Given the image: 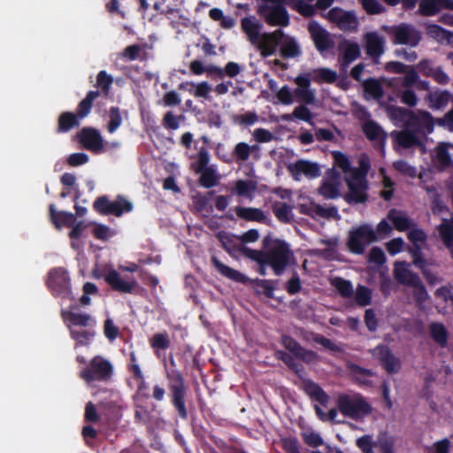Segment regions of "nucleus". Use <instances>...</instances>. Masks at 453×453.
<instances>
[{"label": "nucleus", "mask_w": 453, "mask_h": 453, "mask_svg": "<svg viewBox=\"0 0 453 453\" xmlns=\"http://www.w3.org/2000/svg\"><path fill=\"white\" fill-rule=\"evenodd\" d=\"M426 31L428 36L441 43L449 44L453 42V34L438 25L429 24L426 26Z\"/></svg>", "instance_id": "nucleus-35"}, {"label": "nucleus", "mask_w": 453, "mask_h": 453, "mask_svg": "<svg viewBox=\"0 0 453 453\" xmlns=\"http://www.w3.org/2000/svg\"><path fill=\"white\" fill-rule=\"evenodd\" d=\"M363 87L367 96L372 99H380L383 96V88L376 79H368L364 81Z\"/></svg>", "instance_id": "nucleus-46"}, {"label": "nucleus", "mask_w": 453, "mask_h": 453, "mask_svg": "<svg viewBox=\"0 0 453 453\" xmlns=\"http://www.w3.org/2000/svg\"><path fill=\"white\" fill-rule=\"evenodd\" d=\"M311 75V81L313 80L316 82H326L332 83L337 78V73L329 68H318L308 73Z\"/></svg>", "instance_id": "nucleus-43"}, {"label": "nucleus", "mask_w": 453, "mask_h": 453, "mask_svg": "<svg viewBox=\"0 0 453 453\" xmlns=\"http://www.w3.org/2000/svg\"><path fill=\"white\" fill-rule=\"evenodd\" d=\"M283 37V31L277 29L272 33H263L253 43L260 55L264 58L273 56L278 46L280 45V39Z\"/></svg>", "instance_id": "nucleus-9"}, {"label": "nucleus", "mask_w": 453, "mask_h": 453, "mask_svg": "<svg viewBox=\"0 0 453 453\" xmlns=\"http://www.w3.org/2000/svg\"><path fill=\"white\" fill-rule=\"evenodd\" d=\"M298 209L301 213L310 215L311 217H327L331 210L321 207L315 203L311 198L300 196Z\"/></svg>", "instance_id": "nucleus-24"}, {"label": "nucleus", "mask_w": 453, "mask_h": 453, "mask_svg": "<svg viewBox=\"0 0 453 453\" xmlns=\"http://www.w3.org/2000/svg\"><path fill=\"white\" fill-rule=\"evenodd\" d=\"M368 262L375 267L381 266L386 262V256L382 249L373 247L369 252Z\"/></svg>", "instance_id": "nucleus-59"}, {"label": "nucleus", "mask_w": 453, "mask_h": 453, "mask_svg": "<svg viewBox=\"0 0 453 453\" xmlns=\"http://www.w3.org/2000/svg\"><path fill=\"white\" fill-rule=\"evenodd\" d=\"M241 27L251 43L263 34L261 33L263 25L257 19L252 16L243 18L241 21Z\"/></svg>", "instance_id": "nucleus-26"}, {"label": "nucleus", "mask_w": 453, "mask_h": 453, "mask_svg": "<svg viewBox=\"0 0 453 453\" xmlns=\"http://www.w3.org/2000/svg\"><path fill=\"white\" fill-rule=\"evenodd\" d=\"M364 10L371 15L380 14L385 12V7L377 0H358Z\"/></svg>", "instance_id": "nucleus-57"}, {"label": "nucleus", "mask_w": 453, "mask_h": 453, "mask_svg": "<svg viewBox=\"0 0 453 453\" xmlns=\"http://www.w3.org/2000/svg\"><path fill=\"white\" fill-rule=\"evenodd\" d=\"M133 210V203L122 196L111 201V214L120 217L122 214L130 212Z\"/></svg>", "instance_id": "nucleus-48"}, {"label": "nucleus", "mask_w": 453, "mask_h": 453, "mask_svg": "<svg viewBox=\"0 0 453 453\" xmlns=\"http://www.w3.org/2000/svg\"><path fill=\"white\" fill-rule=\"evenodd\" d=\"M450 144L448 143H439L432 151L431 157L434 165L439 169H444L449 167L452 164V159L449 154V148Z\"/></svg>", "instance_id": "nucleus-23"}, {"label": "nucleus", "mask_w": 453, "mask_h": 453, "mask_svg": "<svg viewBox=\"0 0 453 453\" xmlns=\"http://www.w3.org/2000/svg\"><path fill=\"white\" fill-rule=\"evenodd\" d=\"M342 183L339 175L334 171H328L324 176L319 193L327 199H334L341 195Z\"/></svg>", "instance_id": "nucleus-13"}, {"label": "nucleus", "mask_w": 453, "mask_h": 453, "mask_svg": "<svg viewBox=\"0 0 453 453\" xmlns=\"http://www.w3.org/2000/svg\"><path fill=\"white\" fill-rule=\"evenodd\" d=\"M372 356L380 361L384 369L389 373H396L401 368L400 360L385 346L375 348L372 350Z\"/></svg>", "instance_id": "nucleus-17"}, {"label": "nucleus", "mask_w": 453, "mask_h": 453, "mask_svg": "<svg viewBox=\"0 0 453 453\" xmlns=\"http://www.w3.org/2000/svg\"><path fill=\"white\" fill-rule=\"evenodd\" d=\"M434 125V120L429 112L418 111V112H413L408 128H412L419 133L429 134L433 132Z\"/></svg>", "instance_id": "nucleus-20"}, {"label": "nucleus", "mask_w": 453, "mask_h": 453, "mask_svg": "<svg viewBox=\"0 0 453 453\" xmlns=\"http://www.w3.org/2000/svg\"><path fill=\"white\" fill-rule=\"evenodd\" d=\"M308 30L319 51L328 50L332 45V40L328 32L324 29L318 22L312 20L308 25Z\"/></svg>", "instance_id": "nucleus-18"}, {"label": "nucleus", "mask_w": 453, "mask_h": 453, "mask_svg": "<svg viewBox=\"0 0 453 453\" xmlns=\"http://www.w3.org/2000/svg\"><path fill=\"white\" fill-rule=\"evenodd\" d=\"M79 140L83 147L96 153L105 150L107 147L119 146V142L104 143L100 133L93 128L82 129L79 134Z\"/></svg>", "instance_id": "nucleus-10"}, {"label": "nucleus", "mask_w": 453, "mask_h": 453, "mask_svg": "<svg viewBox=\"0 0 453 453\" xmlns=\"http://www.w3.org/2000/svg\"><path fill=\"white\" fill-rule=\"evenodd\" d=\"M339 50L346 65L350 64L360 56L359 44L349 40L342 41L339 45Z\"/></svg>", "instance_id": "nucleus-28"}, {"label": "nucleus", "mask_w": 453, "mask_h": 453, "mask_svg": "<svg viewBox=\"0 0 453 453\" xmlns=\"http://www.w3.org/2000/svg\"><path fill=\"white\" fill-rule=\"evenodd\" d=\"M285 4L286 0H261L257 12L271 26L287 27L289 17Z\"/></svg>", "instance_id": "nucleus-3"}, {"label": "nucleus", "mask_w": 453, "mask_h": 453, "mask_svg": "<svg viewBox=\"0 0 453 453\" xmlns=\"http://www.w3.org/2000/svg\"><path fill=\"white\" fill-rule=\"evenodd\" d=\"M394 277L401 284L411 286L417 284L418 276L411 271L410 264L396 261L394 264Z\"/></svg>", "instance_id": "nucleus-21"}, {"label": "nucleus", "mask_w": 453, "mask_h": 453, "mask_svg": "<svg viewBox=\"0 0 453 453\" xmlns=\"http://www.w3.org/2000/svg\"><path fill=\"white\" fill-rule=\"evenodd\" d=\"M451 99V94L446 90H435L429 92L425 100L427 105L434 110H440L448 105Z\"/></svg>", "instance_id": "nucleus-27"}, {"label": "nucleus", "mask_w": 453, "mask_h": 453, "mask_svg": "<svg viewBox=\"0 0 453 453\" xmlns=\"http://www.w3.org/2000/svg\"><path fill=\"white\" fill-rule=\"evenodd\" d=\"M79 124L78 118L71 112L63 113L58 119V130L65 132Z\"/></svg>", "instance_id": "nucleus-53"}, {"label": "nucleus", "mask_w": 453, "mask_h": 453, "mask_svg": "<svg viewBox=\"0 0 453 453\" xmlns=\"http://www.w3.org/2000/svg\"><path fill=\"white\" fill-rule=\"evenodd\" d=\"M395 42L399 44L416 46L420 41L419 33L411 26L402 24L391 29Z\"/></svg>", "instance_id": "nucleus-15"}, {"label": "nucleus", "mask_w": 453, "mask_h": 453, "mask_svg": "<svg viewBox=\"0 0 453 453\" xmlns=\"http://www.w3.org/2000/svg\"><path fill=\"white\" fill-rule=\"evenodd\" d=\"M453 10V0H421L419 12L423 15L432 16L442 10Z\"/></svg>", "instance_id": "nucleus-22"}, {"label": "nucleus", "mask_w": 453, "mask_h": 453, "mask_svg": "<svg viewBox=\"0 0 453 453\" xmlns=\"http://www.w3.org/2000/svg\"><path fill=\"white\" fill-rule=\"evenodd\" d=\"M337 409L347 418L360 420L372 411L370 404L357 393L341 394L337 397Z\"/></svg>", "instance_id": "nucleus-2"}, {"label": "nucleus", "mask_w": 453, "mask_h": 453, "mask_svg": "<svg viewBox=\"0 0 453 453\" xmlns=\"http://www.w3.org/2000/svg\"><path fill=\"white\" fill-rule=\"evenodd\" d=\"M258 150V146H250L247 142H241L234 146L233 156L236 158L237 162H245L250 158L253 151Z\"/></svg>", "instance_id": "nucleus-44"}, {"label": "nucleus", "mask_w": 453, "mask_h": 453, "mask_svg": "<svg viewBox=\"0 0 453 453\" xmlns=\"http://www.w3.org/2000/svg\"><path fill=\"white\" fill-rule=\"evenodd\" d=\"M351 374L356 380H357L360 384L364 385H371L372 384V372L370 370H366L358 365H353L350 368Z\"/></svg>", "instance_id": "nucleus-51"}, {"label": "nucleus", "mask_w": 453, "mask_h": 453, "mask_svg": "<svg viewBox=\"0 0 453 453\" xmlns=\"http://www.w3.org/2000/svg\"><path fill=\"white\" fill-rule=\"evenodd\" d=\"M334 165L342 170L347 175H350L351 171H357L352 169L349 158L341 152H334Z\"/></svg>", "instance_id": "nucleus-56"}, {"label": "nucleus", "mask_w": 453, "mask_h": 453, "mask_svg": "<svg viewBox=\"0 0 453 453\" xmlns=\"http://www.w3.org/2000/svg\"><path fill=\"white\" fill-rule=\"evenodd\" d=\"M381 176H382V185L383 189L380 191V196L385 200H389L394 193V182L390 180L389 177H388L385 173L384 169H380V171Z\"/></svg>", "instance_id": "nucleus-61"}, {"label": "nucleus", "mask_w": 453, "mask_h": 453, "mask_svg": "<svg viewBox=\"0 0 453 453\" xmlns=\"http://www.w3.org/2000/svg\"><path fill=\"white\" fill-rule=\"evenodd\" d=\"M276 96L278 100L285 105H290L295 101L294 90H292L288 86L281 87L277 91Z\"/></svg>", "instance_id": "nucleus-63"}, {"label": "nucleus", "mask_w": 453, "mask_h": 453, "mask_svg": "<svg viewBox=\"0 0 453 453\" xmlns=\"http://www.w3.org/2000/svg\"><path fill=\"white\" fill-rule=\"evenodd\" d=\"M50 217L52 222L58 228L64 226H72L75 223V216L65 211H56L53 205H50Z\"/></svg>", "instance_id": "nucleus-40"}, {"label": "nucleus", "mask_w": 453, "mask_h": 453, "mask_svg": "<svg viewBox=\"0 0 453 453\" xmlns=\"http://www.w3.org/2000/svg\"><path fill=\"white\" fill-rule=\"evenodd\" d=\"M200 183L205 188L215 186L219 180V175L212 166L205 168L203 171L200 172Z\"/></svg>", "instance_id": "nucleus-49"}, {"label": "nucleus", "mask_w": 453, "mask_h": 453, "mask_svg": "<svg viewBox=\"0 0 453 453\" xmlns=\"http://www.w3.org/2000/svg\"><path fill=\"white\" fill-rule=\"evenodd\" d=\"M289 170L296 180L303 177L314 179L320 175V167L317 163L307 160H298L289 165Z\"/></svg>", "instance_id": "nucleus-14"}, {"label": "nucleus", "mask_w": 453, "mask_h": 453, "mask_svg": "<svg viewBox=\"0 0 453 453\" xmlns=\"http://www.w3.org/2000/svg\"><path fill=\"white\" fill-rule=\"evenodd\" d=\"M98 96L99 93L97 91H90L87 95L86 98L80 103L79 116L81 118H84L89 113L92 103Z\"/></svg>", "instance_id": "nucleus-55"}, {"label": "nucleus", "mask_w": 453, "mask_h": 453, "mask_svg": "<svg viewBox=\"0 0 453 453\" xmlns=\"http://www.w3.org/2000/svg\"><path fill=\"white\" fill-rule=\"evenodd\" d=\"M282 344L294 355L304 361L311 362L315 358V354L313 352L303 349L294 339L288 336L282 337Z\"/></svg>", "instance_id": "nucleus-31"}, {"label": "nucleus", "mask_w": 453, "mask_h": 453, "mask_svg": "<svg viewBox=\"0 0 453 453\" xmlns=\"http://www.w3.org/2000/svg\"><path fill=\"white\" fill-rule=\"evenodd\" d=\"M69 332L71 338L76 342V347L88 345L96 335L93 328L70 330Z\"/></svg>", "instance_id": "nucleus-41"}, {"label": "nucleus", "mask_w": 453, "mask_h": 453, "mask_svg": "<svg viewBox=\"0 0 453 453\" xmlns=\"http://www.w3.org/2000/svg\"><path fill=\"white\" fill-rule=\"evenodd\" d=\"M273 212L282 222H289L293 218L292 207L286 203H275L273 204Z\"/></svg>", "instance_id": "nucleus-50"}, {"label": "nucleus", "mask_w": 453, "mask_h": 453, "mask_svg": "<svg viewBox=\"0 0 453 453\" xmlns=\"http://www.w3.org/2000/svg\"><path fill=\"white\" fill-rule=\"evenodd\" d=\"M388 219L392 222L395 228L400 232L409 230L413 225L406 212L398 210H391L388 213Z\"/></svg>", "instance_id": "nucleus-29"}, {"label": "nucleus", "mask_w": 453, "mask_h": 453, "mask_svg": "<svg viewBox=\"0 0 453 453\" xmlns=\"http://www.w3.org/2000/svg\"><path fill=\"white\" fill-rule=\"evenodd\" d=\"M348 192L345 199L348 203H364L367 199V182L365 176L360 171H351L350 175L345 176Z\"/></svg>", "instance_id": "nucleus-6"}, {"label": "nucleus", "mask_w": 453, "mask_h": 453, "mask_svg": "<svg viewBox=\"0 0 453 453\" xmlns=\"http://www.w3.org/2000/svg\"><path fill=\"white\" fill-rule=\"evenodd\" d=\"M280 53L284 58H296L301 55V49L294 37L286 35L283 33V37L280 42Z\"/></svg>", "instance_id": "nucleus-30"}, {"label": "nucleus", "mask_w": 453, "mask_h": 453, "mask_svg": "<svg viewBox=\"0 0 453 453\" xmlns=\"http://www.w3.org/2000/svg\"><path fill=\"white\" fill-rule=\"evenodd\" d=\"M331 283L342 297H350L352 296L353 286L350 281L336 277L332 279Z\"/></svg>", "instance_id": "nucleus-52"}, {"label": "nucleus", "mask_w": 453, "mask_h": 453, "mask_svg": "<svg viewBox=\"0 0 453 453\" xmlns=\"http://www.w3.org/2000/svg\"><path fill=\"white\" fill-rule=\"evenodd\" d=\"M211 262L217 271L223 276L237 281V282H245L247 278L245 275L241 273L240 272L224 265L221 261H219L217 257H213L211 258Z\"/></svg>", "instance_id": "nucleus-34"}, {"label": "nucleus", "mask_w": 453, "mask_h": 453, "mask_svg": "<svg viewBox=\"0 0 453 453\" xmlns=\"http://www.w3.org/2000/svg\"><path fill=\"white\" fill-rule=\"evenodd\" d=\"M234 211L239 218L245 220L261 222L265 219L263 211L257 208L237 206Z\"/></svg>", "instance_id": "nucleus-39"}, {"label": "nucleus", "mask_w": 453, "mask_h": 453, "mask_svg": "<svg viewBox=\"0 0 453 453\" xmlns=\"http://www.w3.org/2000/svg\"><path fill=\"white\" fill-rule=\"evenodd\" d=\"M172 391H173V402L177 409L179 414L186 418L187 417V411L184 403V396H185V387L183 383L179 384H173L172 385Z\"/></svg>", "instance_id": "nucleus-38"}, {"label": "nucleus", "mask_w": 453, "mask_h": 453, "mask_svg": "<svg viewBox=\"0 0 453 453\" xmlns=\"http://www.w3.org/2000/svg\"><path fill=\"white\" fill-rule=\"evenodd\" d=\"M356 302L361 306H366L371 303V291L364 286H358L356 290Z\"/></svg>", "instance_id": "nucleus-64"}, {"label": "nucleus", "mask_w": 453, "mask_h": 453, "mask_svg": "<svg viewBox=\"0 0 453 453\" xmlns=\"http://www.w3.org/2000/svg\"><path fill=\"white\" fill-rule=\"evenodd\" d=\"M104 279L114 290L122 293H131L137 286L135 280L121 278L119 273L114 269L107 270Z\"/></svg>", "instance_id": "nucleus-16"}, {"label": "nucleus", "mask_w": 453, "mask_h": 453, "mask_svg": "<svg viewBox=\"0 0 453 453\" xmlns=\"http://www.w3.org/2000/svg\"><path fill=\"white\" fill-rule=\"evenodd\" d=\"M412 128H407L403 131H394L391 133L395 142L399 147L411 148L420 144L419 138L416 134L411 132Z\"/></svg>", "instance_id": "nucleus-25"}, {"label": "nucleus", "mask_w": 453, "mask_h": 453, "mask_svg": "<svg viewBox=\"0 0 453 453\" xmlns=\"http://www.w3.org/2000/svg\"><path fill=\"white\" fill-rule=\"evenodd\" d=\"M366 54L377 60L384 53L385 39L376 32H370L365 35Z\"/></svg>", "instance_id": "nucleus-19"}, {"label": "nucleus", "mask_w": 453, "mask_h": 453, "mask_svg": "<svg viewBox=\"0 0 453 453\" xmlns=\"http://www.w3.org/2000/svg\"><path fill=\"white\" fill-rule=\"evenodd\" d=\"M325 17L342 31H355L358 27L357 18L353 12L338 7L329 10Z\"/></svg>", "instance_id": "nucleus-7"}, {"label": "nucleus", "mask_w": 453, "mask_h": 453, "mask_svg": "<svg viewBox=\"0 0 453 453\" xmlns=\"http://www.w3.org/2000/svg\"><path fill=\"white\" fill-rule=\"evenodd\" d=\"M113 372L111 362L101 356L93 357L89 365L81 372V377L88 383L95 380H106Z\"/></svg>", "instance_id": "nucleus-5"}, {"label": "nucleus", "mask_w": 453, "mask_h": 453, "mask_svg": "<svg viewBox=\"0 0 453 453\" xmlns=\"http://www.w3.org/2000/svg\"><path fill=\"white\" fill-rule=\"evenodd\" d=\"M296 88L294 89V97L304 104H313L316 102V93L311 87V75L309 73H302L297 75L294 80Z\"/></svg>", "instance_id": "nucleus-8"}, {"label": "nucleus", "mask_w": 453, "mask_h": 453, "mask_svg": "<svg viewBox=\"0 0 453 453\" xmlns=\"http://www.w3.org/2000/svg\"><path fill=\"white\" fill-rule=\"evenodd\" d=\"M109 122L107 130L110 134H113L122 124V116L119 108L111 107L109 111Z\"/></svg>", "instance_id": "nucleus-54"}, {"label": "nucleus", "mask_w": 453, "mask_h": 453, "mask_svg": "<svg viewBox=\"0 0 453 453\" xmlns=\"http://www.w3.org/2000/svg\"><path fill=\"white\" fill-rule=\"evenodd\" d=\"M189 69L191 73L195 75H202L204 73H217L220 76H223L224 72L222 69L214 66V65H208L205 66L201 61L199 60H193L189 64Z\"/></svg>", "instance_id": "nucleus-47"}, {"label": "nucleus", "mask_w": 453, "mask_h": 453, "mask_svg": "<svg viewBox=\"0 0 453 453\" xmlns=\"http://www.w3.org/2000/svg\"><path fill=\"white\" fill-rule=\"evenodd\" d=\"M210 156L208 151L205 149H202L197 156V160L192 164L193 170L199 173L200 172L203 171L207 167V165L209 164Z\"/></svg>", "instance_id": "nucleus-60"}, {"label": "nucleus", "mask_w": 453, "mask_h": 453, "mask_svg": "<svg viewBox=\"0 0 453 453\" xmlns=\"http://www.w3.org/2000/svg\"><path fill=\"white\" fill-rule=\"evenodd\" d=\"M408 238L417 248H420L426 241V234L412 225L409 228Z\"/></svg>", "instance_id": "nucleus-58"}, {"label": "nucleus", "mask_w": 453, "mask_h": 453, "mask_svg": "<svg viewBox=\"0 0 453 453\" xmlns=\"http://www.w3.org/2000/svg\"><path fill=\"white\" fill-rule=\"evenodd\" d=\"M48 285L52 291L62 297L71 298L70 279L63 268H57L49 273Z\"/></svg>", "instance_id": "nucleus-11"}, {"label": "nucleus", "mask_w": 453, "mask_h": 453, "mask_svg": "<svg viewBox=\"0 0 453 453\" xmlns=\"http://www.w3.org/2000/svg\"><path fill=\"white\" fill-rule=\"evenodd\" d=\"M438 232L446 247L450 250L453 247V217L442 218Z\"/></svg>", "instance_id": "nucleus-37"}, {"label": "nucleus", "mask_w": 453, "mask_h": 453, "mask_svg": "<svg viewBox=\"0 0 453 453\" xmlns=\"http://www.w3.org/2000/svg\"><path fill=\"white\" fill-rule=\"evenodd\" d=\"M150 344L154 349L155 354L159 357L161 350H165L169 348L171 341L167 333H158L150 338Z\"/></svg>", "instance_id": "nucleus-45"}, {"label": "nucleus", "mask_w": 453, "mask_h": 453, "mask_svg": "<svg viewBox=\"0 0 453 453\" xmlns=\"http://www.w3.org/2000/svg\"><path fill=\"white\" fill-rule=\"evenodd\" d=\"M378 240L371 225L365 224L353 227L349 233L348 247L352 253L362 254L365 247Z\"/></svg>", "instance_id": "nucleus-4"}, {"label": "nucleus", "mask_w": 453, "mask_h": 453, "mask_svg": "<svg viewBox=\"0 0 453 453\" xmlns=\"http://www.w3.org/2000/svg\"><path fill=\"white\" fill-rule=\"evenodd\" d=\"M63 319L69 331L94 328L96 325V319L88 313L65 311L63 313Z\"/></svg>", "instance_id": "nucleus-12"}, {"label": "nucleus", "mask_w": 453, "mask_h": 453, "mask_svg": "<svg viewBox=\"0 0 453 453\" xmlns=\"http://www.w3.org/2000/svg\"><path fill=\"white\" fill-rule=\"evenodd\" d=\"M247 257L261 265H269L275 275H281L286 268L295 264V257L288 243L280 240L270 242L265 251L246 250Z\"/></svg>", "instance_id": "nucleus-1"}, {"label": "nucleus", "mask_w": 453, "mask_h": 453, "mask_svg": "<svg viewBox=\"0 0 453 453\" xmlns=\"http://www.w3.org/2000/svg\"><path fill=\"white\" fill-rule=\"evenodd\" d=\"M429 335L433 341L441 347H445L448 343L449 331L446 326L440 322H432L429 325Z\"/></svg>", "instance_id": "nucleus-32"}, {"label": "nucleus", "mask_w": 453, "mask_h": 453, "mask_svg": "<svg viewBox=\"0 0 453 453\" xmlns=\"http://www.w3.org/2000/svg\"><path fill=\"white\" fill-rule=\"evenodd\" d=\"M190 85L193 87V90H190V92L196 96V97H203V98H208L209 95L211 91V85L206 82H199V83H190Z\"/></svg>", "instance_id": "nucleus-62"}, {"label": "nucleus", "mask_w": 453, "mask_h": 453, "mask_svg": "<svg viewBox=\"0 0 453 453\" xmlns=\"http://www.w3.org/2000/svg\"><path fill=\"white\" fill-rule=\"evenodd\" d=\"M363 130L366 137L372 141L381 142L386 138L383 129L372 120L369 119L364 122Z\"/></svg>", "instance_id": "nucleus-42"}, {"label": "nucleus", "mask_w": 453, "mask_h": 453, "mask_svg": "<svg viewBox=\"0 0 453 453\" xmlns=\"http://www.w3.org/2000/svg\"><path fill=\"white\" fill-rule=\"evenodd\" d=\"M234 193L240 197L251 201L257 191V183L253 180H236L234 184Z\"/></svg>", "instance_id": "nucleus-33"}, {"label": "nucleus", "mask_w": 453, "mask_h": 453, "mask_svg": "<svg viewBox=\"0 0 453 453\" xmlns=\"http://www.w3.org/2000/svg\"><path fill=\"white\" fill-rule=\"evenodd\" d=\"M388 114L396 126H404L408 128L410 121H411L413 111L402 107L394 106L388 109Z\"/></svg>", "instance_id": "nucleus-36"}]
</instances>
